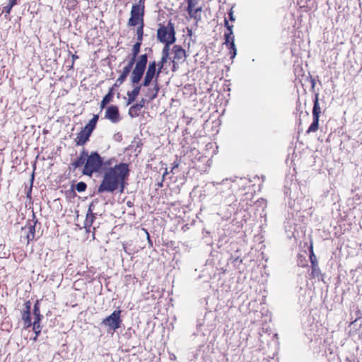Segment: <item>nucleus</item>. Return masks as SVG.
<instances>
[{"instance_id": "nucleus-36", "label": "nucleus", "mask_w": 362, "mask_h": 362, "mask_svg": "<svg viewBox=\"0 0 362 362\" xmlns=\"http://www.w3.org/2000/svg\"><path fill=\"white\" fill-rule=\"evenodd\" d=\"M13 6L8 3V5L5 6L3 8L2 13H5V18H6L7 15H9Z\"/></svg>"}, {"instance_id": "nucleus-39", "label": "nucleus", "mask_w": 362, "mask_h": 362, "mask_svg": "<svg viewBox=\"0 0 362 362\" xmlns=\"http://www.w3.org/2000/svg\"><path fill=\"white\" fill-rule=\"evenodd\" d=\"M33 331L35 332V334L37 335V337H38L40 333H41V326L40 325H33Z\"/></svg>"}, {"instance_id": "nucleus-37", "label": "nucleus", "mask_w": 362, "mask_h": 362, "mask_svg": "<svg viewBox=\"0 0 362 362\" xmlns=\"http://www.w3.org/2000/svg\"><path fill=\"white\" fill-rule=\"evenodd\" d=\"M142 230L144 232L145 235H146V239L148 240V247H153V241L151 239V237H150V235H149L148 230L145 228H143Z\"/></svg>"}, {"instance_id": "nucleus-15", "label": "nucleus", "mask_w": 362, "mask_h": 362, "mask_svg": "<svg viewBox=\"0 0 362 362\" xmlns=\"http://www.w3.org/2000/svg\"><path fill=\"white\" fill-rule=\"evenodd\" d=\"M320 106L319 104V93H316L315 94V99L313 100V117L320 118Z\"/></svg>"}, {"instance_id": "nucleus-21", "label": "nucleus", "mask_w": 362, "mask_h": 362, "mask_svg": "<svg viewBox=\"0 0 362 362\" xmlns=\"http://www.w3.org/2000/svg\"><path fill=\"white\" fill-rule=\"evenodd\" d=\"M319 127V118L313 117V122L309 126L308 130L306 131L307 134H310L312 132H315L318 129Z\"/></svg>"}, {"instance_id": "nucleus-38", "label": "nucleus", "mask_w": 362, "mask_h": 362, "mask_svg": "<svg viewBox=\"0 0 362 362\" xmlns=\"http://www.w3.org/2000/svg\"><path fill=\"white\" fill-rule=\"evenodd\" d=\"M98 203V199H94L92 201V202L89 204L88 211V213L91 214L93 213V210L95 209V204Z\"/></svg>"}, {"instance_id": "nucleus-46", "label": "nucleus", "mask_w": 362, "mask_h": 362, "mask_svg": "<svg viewBox=\"0 0 362 362\" xmlns=\"http://www.w3.org/2000/svg\"><path fill=\"white\" fill-rule=\"evenodd\" d=\"M24 310H28V311H31V303L30 300H27L24 303Z\"/></svg>"}, {"instance_id": "nucleus-50", "label": "nucleus", "mask_w": 362, "mask_h": 362, "mask_svg": "<svg viewBox=\"0 0 362 362\" xmlns=\"http://www.w3.org/2000/svg\"><path fill=\"white\" fill-rule=\"evenodd\" d=\"M180 165V160H178L177 156H176V160L173 163L172 165L173 168H177Z\"/></svg>"}, {"instance_id": "nucleus-52", "label": "nucleus", "mask_w": 362, "mask_h": 362, "mask_svg": "<svg viewBox=\"0 0 362 362\" xmlns=\"http://www.w3.org/2000/svg\"><path fill=\"white\" fill-rule=\"evenodd\" d=\"M311 88L313 90L315 88V80L314 78H311Z\"/></svg>"}, {"instance_id": "nucleus-5", "label": "nucleus", "mask_w": 362, "mask_h": 362, "mask_svg": "<svg viewBox=\"0 0 362 362\" xmlns=\"http://www.w3.org/2000/svg\"><path fill=\"white\" fill-rule=\"evenodd\" d=\"M121 313V310H115L109 316L102 320L100 325L107 327V332H115L117 329L121 327L122 324Z\"/></svg>"}, {"instance_id": "nucleus-62", "label": "nucleus", "mask_w": 362, "mask_h": 362, "mask_svg": "<svg viewBox=\"0 0 362 362\" xmlns=\"http://www.w3.org/2000/svg\"><path fill=\"white\" fill-rule=\"evenodd\" d=\"M298 265H299V266H301V267H304V266H305V264H300V263H298Z\"/></svg>"}, {"instance_id": "nucleus-35", "label": "nucleus", "mask_w": 362, "mask_h": 362, "mask_svg": "<svg viewBox=\"0 0 362 362\" xmlns=\"http://www.w3.org/2000/svg\"><path fill=\"white\" fill-rule=\"evenodd\" d=\"M136 57H134V55H132L131 59H129V61L128 62L127 64L125 66H127L129 69L132 70L134 64H136Z\"/></svg>"}, {"instance_id": "nucleus-30", "label": "nucleus", "mask_w": 362, "mask_h": 362, "mask_svg": "<svg viewBox=\"0 0 362 362\" xmlns=\"http://www.w3.org/2000/svg\"><path fill=\"white\" fill-rule=\"evenodd\" d=\"M171 44H168V43H165V45H164V47L162 50V57L164 59H168V57H169V54H170V45Z\"/></svg>"}, {"instance_id": "nucleus-25", "label": "nucleus", "mask_w": 362, "mask_h": 362, "mask_svg": "<svg viewBox=\"0 0 362 362\" xmlns=\"http://www.w3.org/2000/svg\"><path fill=\"white\" fill-rule=\"evenodd\" d=\"M98 119H99V115H94L93 118L88 122V123L86 125V127H87L88 129H90V130L93 131L96 127Z\"/></svg>"}, {"instance_id": "nucleus-16", "label": "nucleus", "mask_w": 362, "mask_h": 362, "mask_svg": "<svg viewBox=\"0 0 362 362\" xmlns=\"http://www.w3.org/2000/svg\"><path fill=\"white\" fill-rule=\"evenodd\" d=\"M114 94L113 88H110L108 93L103 97L100 103L101 109H103L110 101H112Z\"/></svg>"}, {"instance_id": "nucleus-53", "label": "nucleus", "mask_w": 362, "mask_h": 362, "mask_svg": "<svg viewBox=\"0 0 362 362\" xmlns=\"http://www.w3.org/2000/svg\"><path fill=\"white\" fill-rule=\"evenodd\" d=\"M145 1L146 0H139V4H137V6H141V7H142V6H144Z\"/></svg>"}, {"instance_id": "nucleus-22", "label": "nucleus", "mask_w": 362, "mask_h": 362, "mask_svg": "<svg viewBox=\"0 0 362 362\" xmlns=\"http://www.w3.org/2000/svg\"><path fill=\"white\" fill-rule=\"evenodd\" d=\"M117 161L115 158H110L107 160L103 157L102 170L105 171V169H107L110 167H113L112 165Z\"/></svg>"}, {"instance_id": "nucleus-14", "label": "nucleus", "mask_w": 362, "mask_h": 362, "mask_svg": "<svg viewBox=\"0 0 362 362\" xmlns=\"http://www.w3.org/2000/svg\"><path fill=\"white\" fill-rule=\"evenodd\" d=\"M33 220H34V223L33 224H30L29 223L28 224V232L27 233V235H26V239H27V243L28 244L30 241L33 240L35 239V226H36V224L37 223V220L35 219V214H33Z\"/></svg>"}, {"instance_id": "nucleus-7", "label": "nucleus", "mask_w": 362, "mask_h": 362, "mask_svg": "<svg viewBox=\"0 0 362 362\" xmlns=\"http://www.w3.org/2000/svg\"><path fill=\"white\" fill-rule=\"evenodd\" d=\"M310 261L311 263V274L310 276L312 278H318L323 281V274L321 273L320 267L318 266V262L317 259V257L314 254L313 245L310 247Z\"/></svg>"}, {"instance_id": "nucleus-1", "label": "nucleus", "mask_w": 362, "mask_h": 362, "mask_svg": "<svg viewBox=\"0 0 362 362\" xmlns=\"http://www.w3.org/2000/svg\"><path fill=\"white\" fill-rule=\"evenodd\" d=\"M129 172V164L123 162L105 169L103 179L97 189V193L107 192L113 194L116 191L123 193Z\"/></svg>"}, {"instance_id": "nucleus-17", "label": "nucleus", "mask_w": 362, "mask_h": 362, "mask_svg": "<svg viewBox=\"0 0 362 362\" xmlns=\"http://www.w3.org/2000/svg\"><path fill=\"white\" fill-rule=\"evenodd\" d=\"M21 317L25 327L28 328L32 325L30 311L23 310L21 313Z\"/></svg>"}, {"instance_id": "nucleus-26", "label": "nucleus", "mask_w": 362, "mask_h": 362, "mask_svg": "<svg viewBox=\"0 0 362 362\" xmlns=\"http://www.w3.org/2000/svg\"><path fill=\"white\" fill-rule=\"evenodd\" d=\"M202 7H199V8H192V11H190V13H188V14L189 15V16L194 19H195L197 21H199L201 19V16H198L197 15V13L198 12H201L202 11Z\"/></svg>"}, {"instance_id": "nucleus-45", "label": "nucleus", "mask_w": 362, "mask_h": 362, "mask_svg": "<svg viewBox=\"0 0 362 362\" xmlns=\"http://www.w3.org/2000/svg\"><path fill=\"white\" fill-rule=\"evenodd\" d=\"M127 245L128 243H123L122 245H123V249L124 250V252L128 254L129 255H132L133 253V251L129 250L128 247H127Z\"/></svg>"}, {"instance_id": "nucleus-48", "label": "nucleus", "mask_w": 362, "mask_h": 362, "mask_svg": "<svg viewBox=\"0 0 362 362\" xmlns=\"http://www.w3.org/2000/svg\"><path fill=\"white\" fill-rule=\"evenodd\" d=\"M124 82V81H122V80H119V78L118 77V78L116 80L115 84L113 85V86L112 88H113V89L116 87H119V86H121L123 83Z\"/></svg>"}, {"instance_id": "nucleus-58", "label": "nucleus", "mask_w": 362, "mask_h": 362, "mask_svg": "<svg viewBox=\"0 0 362 362\" xmlns=\"http://www.w3.org/2000/svg\"><path fill=\"white\" fill-rule=\"evenodd\" d=\"M163 180H162V181H161L160 182H158V187H163Z\"/></svg>"}, {"instance_id": "nucleus-44", "label": "nucleus", "mask_w": 362, "mask_h": 362, "mask_svg": "<svg viewBox=\"0 0 362 362\" xmlns=\"http://www.w3.org/2000/svg\"><path fill=\"white\" fill-rule=\"evenodd\" d=\"M33 180H34V172L32 173L30 187L28 192H27V197L28 198L30 197V194H31V192H32V187H33Z\"/></svg>"}, {"instance_id": "nucleus-47", "label": "nucleus", "mask_w": 362, "mask_h": 362, "mask_svg": "<svg viewBox=\"0 0 362 362\" xmlns=\"http://www.w3.org/2000/svg\"><path fill=\"white\" fill-rule=\"evenodd\" d=\"M172 63H173V67H172V71H176L177 69H178V63L177 61L176 60H172Z\"/></svg>"}, {"instance_id": "nucleus-34", "label": "nucleus", "mask_w": 362, "mask_h": 362, "mask_svg": "<svg viewBox=\"0 0 362 362\" xmlns=\"http://www.w3.org/2000/svg\"><path fill=\"white\" fill-rule=\"evenodd\" d=\"M167 61H168V59L161 57L160 62L157 64V66H158V68L157 69L158 73L162 72L163 66L167 62Z\"/></svg>"}, {"instance_id": "nucleus-10", "label": "nucleus", "mask_w": 362, "mask_h": 362, "mask_svg": "<svg viewBox=\"0 0 362 362\" xmlns=\"http://www.w3.org/2000/svg\"><path fill=\"white\" fill-rule=\"evenodd\" d=\"M87 157L88 151L83 148L81 151L79 156L70 163L69 167V170L74 171L76 168H80L82 165L84 166Z\"/></svg>"}, {"instance_id": "nucleus-55", "label": "nucleus", "mask_w": 362, "mask_h": 362, "mask_svg": "<svg viewBox=\"0 0 362 362\" xmlns=\"http://www.w3.org/2000/svg\"><path fill=\"white\" fill-rule=\"evenodd\" d=\"M168 174V169L165 168V172L163 173V180L164 179V177Z\"/></svg>"}, {"instance_id": "nucleus-4", "label": "nucleus", "mask_w": 362, "mask_h": 362, "mask_svg": "<svg viewBox=\"0 0 362 362\" xmlns=\"http://www.w3.org/2000/svg\"><path fill=\"white\" fill-rule=\"evenodd\" d=\"M157 39L162 43L173 44L176 41L174 23L170 21L167 25L160 24L157 30Z\"/></svg>"}, {"instance_id": "nucleus-43", "label": "nucleus", "mask_w": 362, "mask_h": 362, "mask_svg": "<svg viewBox=\"0 0 362 362\" xmlns=\"http://www.w3.org/2000/svg\"><path fill=\"white\" fill-rule=\"evenodd\" d=\"M113 139L115 141L120 142L122 140V135L120 132H117L113 135Z\"/></svg>"}, {"instance_id": "nucleus-49", "label": "nucleus", "mask_w": 362, "mask_h": 362, "mask_svg": "<svg viewBox=\"0 0 362 362\" xmlns=\"http://www.w3.org/2000/svg\"><path fill=\"white\" fill-rule=\"evenodd\" d=\"M228 17H229V20L230 21H235V18H234V16H233V12L232 8H230L229 12H228Z\"/></svg>"}, {"instance_id": "nucleus-33", "label": "nucleus", "mask_w": 362, "mask_h": 362, "mask_svg": "<svg viewBox=\"0 0 362 362\" xmlns=\"http://www.w3.org/2000/svg\"><path fill=\"white\" fill-rule=\"evenodd\" d=\"M187 13H190L192 11V8H193L195 5L197 4V0H187Z\"/></svg>"}, {"instance_id": "nucleus-41", "label": "nucleus", "mask_w": 362, "mask_h": 362, "mask_svg": "<svg viewBox=\"0 0 362 362\" xmlns=\"http://www.w3.org/2000/svg\"><path fill=\"white\" fill-rule=\"evenodd\" d=\"M224 26L226 27V28L228 30V33H233V25H230L228 20L226 18H225L224 20Z\"/></svg>"}, {"instance_id": "nucleus-40", "label": "nucleus", "mask_w": 362, "mask_h": 362, "mask_svg": "<svg viewBox=\"0 0 362 362\" xmlns=\"http://www.w3.org/2000/svg\"><path fill=\"white\" fill-rule=\"evenodd\" d=\"M151 100L150 99L148 101H147L145 98H142L138 103H136V104L141 108L142 109L145 104L146 103H148L150 102Z\"/></svg>"}, {"instance_id": "nucleus-57", "label": "nucleus", "mask_w": 362, "mask_h": 362, "mask_svg": "<svg viewBox=\"0 0 362 362\" xmlns=\"http://www.w3.org/2000/svg\"><path fill=\"white\" fill-rule=\"evenodd\" d=\"M192 35V30L190 29H188V35L191 36Z\"/></svg>"}, {"instance_id": "nucleus-28", "label": "nucleus", "mask_w": 362, "mask_h": 362, "mask_svg": "<svg viewBox=\"0 0 362 362\" xmlns=\"http://www.w3.org/2000/svg\"><path fill=\"white\" fill-rule=\"evenodd\" d=\"M141 44H142V42H136L133 45V47L132 49V55H134V57L138 56V54L140 52V48H141Z\"/></svg>"}, {"instance_id": "nucleus-12", "label": "nucleus", "mask_w": 362, "mask_h": 362, "mask_svg": "<svg viewBox=\"0 0 362 362\" xmlns=\"http://www.w3.org/2000/svg\"><path fill=\"white\" fill-rule=\"evenodd\" d=\"M173 51L174 52L173 60H176L177 62H183L187 57L186 51L180 45H174Z\"/></svg>"}, {"instance_id": "nucleus-31", "label": "nucleus", "mask_w": 362, "mask_h": 362, "mask_svg": "<svg viewBox=\"0 0 362 362\" xmlns=\"http://www.w3.org/2000/svg\"><path fill=\"white\" fill-rule=\"evenodd\" d=\"M232 37H234L233 33H225L224 34V44L228 46L230 45Z\"/></svg>"}, {"instance_id": "nucleus-23", "label": "nucleus", "mask_w": 362, "mask_h": 362, "mask_svg": "<svg viewBox=\"0 0 362 362\" xmlns=\"http://www.w3.org/2000/svg\"><path fill=\"white\" fill-rule=\"evenodd\" d=\"M76 189L78 192H85L87 189V185L86 182L81 181L78 182L75 186H71V191L75 194L74 189Z\"/></svg>"}, {"instance_id": "nucleus-6", "label": "nucleus", "mask_w": 362, "mask_h": 362, "mask_svg": "<svg viewBox=\"0 0 362 362\" xmlns=\"http://www.w3.org/2000/svg\"><path fill=\"white\" fill-rule=\"evenodd\" d=\"M144 6L141 7V6H137L136 4L132 5L131 17L127 23L129 26H136L144 23Z\"/></svg>"}, {"instance_id": "nucleus-32", "label": "nucleus", "mask_w": 362, "mask_h": 362, "mask_svg": "<svg viewBox=\"0 0 362 362\" xmlns=\"http://www.w3.org/2000/svg\"><path fill=\"white\" fill-rule=\"evenodd\" d=\"M34 316L40 315V300H37L33 306V310Z\"/></svg>"}, {"instance_id": "nucleus-20", "label": "nucleus", "mask_w": 362, "mask_h": 362, "mask_svg": "<svg viewBox=\"0 0 362 362\" xmlns=\"http://www.w3.org/2000/svg\"><path fill=\"white\" fill-rule=\"evenodd\" d=\"M141 110V109L136 104H134L129 107L128 115L132 118L137 117L139 115Z\"/></svg>"}, {"instance_id": "nucleus-29", "label": "nucleus", "mask_w": 362, "mask_h": 362, "mask_svg": "<svg viewBox=\"0 0 362 362\" xmlns=\"http://www.w3.org/2000/svg\"><path fill=\"white\" fill-rule=\"evenodd\" d=\"M132 69H129L128 67L124 66L121 74L119 75V80L124 81L127 79L128 75L131 72Z\"/></svg>"}, {"instance_id": "nucleus-60", "label": "nucleus", "mask_w": 362, "mask_h": 362, "mask_svg": "<svg viewBox=\"0 0 362 362\" xmlns=\"http://www.w3.org/2000/svg\"><path fill=\"white\" fill-rule=\"evenodd\" d=\"M127 204L129 206H132V202H127Z\"/></svg>"}, {"instance_id": "nucleus-3", "label": "nucleus", "mask_w": 362, "mask_h": 362, "mask_svg": "<svg viewBox=\"0 0 362 362\" xmlns=\"http://www.w3.org/2000/svg\"><path fill=\"white\" fill-rule=\"evenodd\" d=\"M156 67H157V63L156 62V61L151 62L148 64L147 71L144 76V81L141 83V84L143 85L144 87H148L151 83L153 78H155L154 89L156 90V93H153L151 95V97H150L151 100H154L158 96V93L160 90L159 85L158 83V78L160 73L158 72Z\"/></svg>"}, {"instance_id": "nucleus-9", "label": "nucleus", "mask_w": 362, "mask_h": 362, "mask_svg": "<svg viewBox=\"0 0 362 362\" xmlns=\"http://www.w3.org/2000/svg\"><path fill=\"white\" fill-rule=\"evenodd\" d=\"M93 131L88 129L87 127H84L81 129V130L78 133V135L75 139L76 146H83L87 141H89V138L91 136V134Z\"/></svg>"}, {"instance_id": "nucleus-59", "label": "nucleus", "mask_w": 362, "mask_h": 362, "mask_svg": "<svg viewBox=\"0 0 362 362\" xmlns=\"http://www.w3.org/2000/svg\"><path fill=\"white\" fill-rule=\"evenodd\" d=\"M285 194L288 196H291V193L288 194V189L285 192Z\"/></svg>"}, {"instance_id": "nucleus-54", "label": "nucleus", "mask_w": 362, "mask_h": 362, "mask_svg": "<svg viewBox=\"0 0 362 362\" xmlns=\"http://www.w3.org/2000/svg\"><path fill=\"white\" fill-rule=\"evenodd\" d=\"M78 57L76 54H73V55H72V61H73V62H72V64H74V60H75V59H78ZM72 66H73V65H71V67H72Z\"/></svg>"}, {"instance_id": "nucleus-2", "label": "nucleus", "mask_w": 362, "mask_h": 362, "mask_svg": "<svg viewBox=\"0 0 362 362\" xmlns=\"http://www.w3.org/2000/svg\"><path fill=\"white\" fill-rule=\"evenodd\" d=\"M103 157L98 151H92L89 154L83 166L82 174L91 177L93 173L102 171Z\"/></svg>"}, {"instance_id": "nucleus-27", "label": "nucleus", "mask_w": 362, "mask_h": 362, "mask_svg": "<svg viewBox=\"0 0 362 362\" xmlns=\"http://www.w3.org/2000/svg\"><path fill=\"white\" fill-rule=\"evenodd\" d=\"M144 23H142L141 25H139L136 28L137 42H142L144 35Z\"/></svg>"}, {"instance_id": "nucleus-8", "label": "nucleus", "mask_w": 362, "mask_h": 362, "mask_svg": "<svg viewBox=\"0 0 362 362\" xmlns=\"http://www.w3.org/2000/svg\"><path fill=\"white\" fill-rule=\"evenodd\" d=\"M105 118L112 123H117L121 120L119 108L116 105H110L107 107Z\"/></svg>"}, {"instance_id": "nucleus-24", "label": "nucleus", "mask_w": 362, "mask_h": 362, "mask_svg": "<svg viewBox=\"0 0 362 362\" xmlns=\"http://www.w3.org/2000/svg\"><path fill=\"white\" fill-rule=\"evenodd\" d=\"M229 49V54L230 55V59L235 58L237 54V49L235 45V37H232L230 45L227 46Z\"/></svg>"}, {"instance_id": "nucleus-18", "label": "nucleus", "mask_w": 362, "mask_h": 362, "mask_svg": "<svg viewBox=\"0 0 362 362\" xmlns=\"http://www.w3.org/2000/svg\"><path fill=\"white\" fill-rule=\"evenodd\" d=\"M96 217V214L95 213H88L87 212L86 219L84 221V228L88 230V228H90L93 225Z\"/></svg>"}, {"instance_id": "nucleus-61", "label": "nucleus", "mask_w": 362, "mask_h": 362, "mask_svg": "<svg viewBox=\"0 0 362 362\" xmlns=\"http://www.w3.org/2000/svg\"><path fill=\"white\" fill-rule=\"evenodd\" d=\"M37 337H37V335L35 334V337L33 338V340H34V341H37Z\"/></svg>"}, {"instance_id": "nucleus-42", "label": "nucleus", "mask_w": 362, "mask_h": 362, "mask_svg": "<svg viewBox=\"0 0 362 362\" xmlns=\"http://www.w3.org/2000/svg\"><path fill=\"white\" fill-rule=\"evenodd\" d=\"M43 316L42 315L35 316L34 322L32 323V325H40V322Z\"/></svg>"}, {"instance_id": "nucleus-11", "label": "nucleus", "mask_w": 362, "mask_h": 362, "mask_svg": "<svg viewBox=\"0 0 362 362\" xmlns=\"http://www.w3.org/2000/svg\"><path fill=\"white\" fill-rule=\"evenodd\" d=\"M145 71V69L134 66L130 76V81L133 86L139 85V83L142 79Z\"/></svg>"}, {"instance_id": "nucleus-13", "label": "nucleus", "mask_w": 362, "mask_h": 362, "mask_svg": "<svg viewBox=\"0 0 362 362\" xmlns=\"http://www.w3.org/2000/svg\"><path fill=\"white\" fill-rule=\"evenodd\" d=\"M134 86V87L132 90H129L127 93V95L128 97L127 105L132 104V103H134L136 100L137 96L139 95V94L141 91V88L143 86V85L141 83L140 85H135Z\"/></svg>"}, {"instance_id": "nucleus-51", "label": "nucleus", "mask_w": 362, "mask_h": 362, "mask_svg": "<svg viewBox=\"0 0 362 362\" xmlns=\"http://www.w3.org/2000/svg\"><path fill=\"white\" fill-rule=\"evenodd\" d=\"M21 0H9L8 3L13 7L14 6L18 4Z\"/></svg>"}, {"instance_id": "nucleus-19", "label": "nucleus", "mask_w": 362, "mask_h": 362, "mask_svg": "<svg viewBox=\"0 0 362 362\" xmlns=\"http://www.w3.org/2000/svg\"><path fill=\"white\" fill-rule=\"evenodd\" d=\"M148 63V55L147 54H141L139 57L138 60L136 62V66L139 68L146 69Z\"/></svg>"}, {"instance_id": "nucleus-56", "label": "nucleus", "mask_w": 362, "mask_h": 362, "mask_svg": "<svg viewBox=\"0 0 362 362\" xmlns=\"http://www.w3.org/2000/svg\"><path fill=\"white\" fill-rule=\"evenodd\" d=\"M175 170H176V168H173V166H172L170 173L175 174Z\"/></svg>"}]
</instances>
